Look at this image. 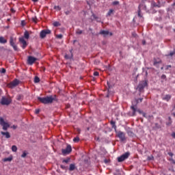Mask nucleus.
Returning <instances> with one entry per match:
<instances>
[{"mask_svg": "<svg viewBox=\"0 0 175 175\" xmlns=\"http://www.w3.org/2000/svg\"><path fill=\"white\" fill-rule=\"evenodd\" d=\"M38 99L41 103H43L44 105H49V103H53L54 100H57V96L54 95L46 96V97H38Z\"/></svg>", "mask_w": 175, "mask_h": 175, "instance_id": "f257e3e1", "label": "nucleus"}, {"mask_svg": "<svg viewBox=\"0 0 175 175\" xmlns=\"http://www.w3.org/2000/svg\"><path fill=\"white\" fill-rule=\"evenodd\" d=\"M131 109L133 111L131 114L133 117H135V116H136V111H137V113H139V114H143L144 113L143 111L137 109V105L135 104H132V105L131 106Z\"/></svg>", "mask_w": 175, "mask_h": 175, "instance_id": "f03ea898", "label": "nucleus"}, {"mask_svg": "<svg viewBox=\"0 0 175 175\" xmlns=\"http://www.w3.org/2000/svg\"><path fill=\"white\" fill-rule=\"evenodd\" d=\"M147 85H148L147 81H142L139 83L137 90H138L139 92H143L144 88H146Z\"/></svg>", "mask_w": 175, "mask_h": 175, "instance_id": "7ed1b4c3", "label": "nucleus"}, {"mask_svg": "<svg viewBox=\"0 0 175 175\" xmlns=\"http://www.w3.org/2000/svg\"><path fill=\"white\" fill-rule=\"evenodd\" d=\"M142 10H147V6L144 3L139 4L138 7V17H143V15L142 14Z\"/></svg>", "mask_w": 175, "mask_h": 175, "instance_id": "20e7f679", "label": "nucleus"}, {"mask_svg": "<svg viewBox=\"0 0 175 175\" xmlns=\"http://www.w3.org/2000/svg\"><path fill=\"white\" fill-rule=\"evenodd\" d=\"M0 125L3 126V131H6L8 128L10 127L9 123L5 122V120H3V118L2 117H0Z\"/></svg>", "mask_w": 175, "mask_h": 175, "instance_id": "39448f33", "label": "nucleus"}, {"mask_svg": "<svg viewBox=\"0 0 175 175\" xmlns=\"http://www.w3.org/2000/svg\"><path fill=\"white\" fill-rule=\"evenodd\" d=\"M129 155H131L129 152H126V153L122 154L120 157H118V162H124L125 159H128V158H129Z\"/></svg>", "mask_w": 175, "mask_h": 175, "instance_id": "423d86ee", "label": "nucleus"}, {"mask_svg": "<svg viewBox=\"0 0 175 175\" xmlns=\"http://www.w3.org/2000/svg\"><path fill=\"white\" fill-rule=\"evenodd\" d=\"M51 33V31L50 29H44L42 30L40 33V38L41 39H44L47 35H50Z\"/></svg>", "mask_w": 175, "mask_h": 175, "instance_id": "0eeeda50", "label": "nucleus"}, {"mask_svg": "<svg viewBox=\"0 0 175 175\" xmlns=\"http://www.w3.org/2000/svg\"><path fill=\"white\" fill-rule=\"evenodd\" d=\"M12 103V99L8 98L6 97H2L1 100V104L3 105H9Z\"/></svg>", "mask_w": 175, "mask_h": 175, "instance_id": "6e6552de", "label": "nucleus"}, {"mask_svg": "<svg viewBox=\"0 0 175 175\" xmlns=\"http://www.w3.org/2000/svg\"><path fill=\"white\" fill-rule=\"evenodd\" d=\"M62 152L63 155H68V154H70V152H72V146L70 145H67L65 149L62 150Z\"/></svg>", "mask_w": 175, "mask_h": 175, "instance_id": "1a4fd4ad", "label": "nucleus"}, {"mask_svg": "<svg viewBox=\"0 0 175 175\" xmlns=\"http://www.w3.org/2000/svg\"><path fill=\"white\" fill-rule=\"evenodd\" d=\"M18 84H20V81L18 79H14L13 81L8 84V87L9 88H14V87H17Z\"/></svg>", "mask_w": 175, "mask_h": 175, "instance_id": "9d476101", "label": "nucleus"}, {"mask_svg": "<svg viewBox=\"0 0 175 175\" xmlns=\"http://www.w3.org/2000/svg\"><path fill=\"white\" fill-rule=\"evenodd\" d=\"M10 44L13 47L15 51H18V48H17V46L14 44V38L12 36L10 38Z\"/></svg>", "mask_w": 175, "mask_h": 175, "instance_id": "9b49d317", "label": "nucleus"}, {"mask_svg": "<svg viewBox=\"0 0 175 175\" xmlns=\"http://www.w3.org/2000/svg\"><path fill=\"white\" fill-rule=\"evenodd\" d=\"M118 137L120 139L121 142H125L126 138H125V133L122 131H119L118 132L117 134Z\"/></svg>", "mask_w": 175, "mask_h": 175, "instance_id": "f8f14e48", "label": "nucleus"}, {"mask_svg": "<svg viewBox=\"0 0 175 175\" xmlns=\"http://www.w3.org/2000/svg\"><path fill=\"white\" fill-rule=\"evenodd\" d=\"M36 61H38V59L36 57H34L32 56H29L28 59H27V64L29 65H33V64Z\"/></svg>", "mask_w": 175, "mask_h": 175, "instance_id": "ddd939ff", "label": "nucleus"}, {"mask_svg": "<svg viewBox=\"0 0 175 175\" xmlns=\"http://www.w3.org/2000/svg\"><path fill=\"white\" fill-rule=\"evenodd\" d=\"M100 35H103V36H104L105 38H106V36H109H109H111L113 35V33H110L109 31L101 30V31H100Z\"/></svg>", "mask_w": 175, "mask_h": 175, "instance_id": "4468645a", "label": "nucleus"}, {"mask_svg": "<svg viewBox=\"0 0 175 175\" xmlns=\"http://www.w3.org/2000/svg\"><path fill=\"white\" fill-rule=\"evenodd\" d=\"M20 43L23 44L22 49H25L27 46H28V44H27V41L24 39V38H19Z\"/></svg>", "mask_w": 175, "mask_h": 175, "instance_id": "2eb2a0df", "label": "nucleus"}, {"mask_svg": "<svg viewBox=\"0 0 175 175\" xmlns=\"http://www.w3.org/2000/svg\"><path fill=\"white\" fill-rule=\"evenodd\" d=\"M163 100H166V102H169L172 99V95L166 94L162 97Z\"/></svg>", "mask_w": 175, "mask_h": 175, "instance_id": "dca6fc26", "label": "nucleus"}, {"mask_svg": "<svg viewBox=\"0 0 175 175\" xmlns=\"http://www.w3.org/2000/svg\"><path fill=\"white\" fill-rule=\"evenodd\" d=\"M1 133L5 136V139H10V133L9 132L1 131Z\"/></svg>", "mask_w": 175, "mask_h": 175, "instance_id": "f3484780", "label": "nucleus"}, {"mask_svg": "<svg viewBox=\"0 0 175 175\" xmlns=\"http://www.w3.org/2000/svg\"><path fill=\"white\" fill-rule=\"evenodd\" d=\"M0 43L5 44V43H8V40L5 39L3 36H0Z\"/></svg>", "mask_w": 175, "mask_h": 175, "instance_id": "a211bd4d", "label": "nucleus"}, {"mask_svg": "<svg viewBox=\"0 0 175 175\" xmlns=\"http://www.w3.org/2000/svg\"><path fill=\"white\" fill-rule=\"evenodd\" d=\"M12 160H13V157H10L3 159V162H12Z\"/></svg>", "mask_w": 175, "mask_h": 175, "instance_id": "6ab92c4d", "label": "nucleus"}, {"mask_svg": "<svg viewBox=\"0 0 175 175\" xmlns=\"http://www.w3.org/2000/svg\"><path fill=\"white\" fill-rule=\"evenodd\" d=\"M75 169H76V165L75 164H70V167H69V170L70 172H73V170H75Z\"/></svg>", "mask_w": 175, "mask_h": 175, "instance_id": "aec40b11", "label": "nucleus"}, {"mask_svg": "<svg viewBox=\"0 0 175 175\" xmlns=\"http://www.w3.org/2000/svg\"><path fill=\"white\" fill-rule=\"evenodd\" d=\"M64 57L66 58V59H72V58H73V55L72 53L70 55L66 54Z\"/></svg>", "mask_w": 175, "mask_h": 175, "instance_id": "412c9836", "label": "nucleus"}, {"mask_svg": "<svg viewBox=\"0 0 175 175\" xmlns=\"http://www.w3.org/2000/svg\"><path fill=\"white\" fill-rule=\"evenodd\" d=\"M113 13H114V10L110 9V10H109V12H107V16H111V14H113Z\"/></svg>", "mask_w": 175, "mask_h": 175, "instance_id": "4be33fe9", "label": "nucleus"}, {"mask_svg": "<svg viewBox=\"0 0 175 175\" xmlns=\"http://www.w3.org/2000/svg\"><path fill=\"white\" fill-rule=\"evenodd\" d=\"M24 36L25 39H29V33L28 31H25L24 33Z\"/></svg>", "mask_w": 175, "mask_h": 175, "instance_id": "5701e85b", "label": "nucleus"}, {"mask_svg": "<svg viewBox=\"0 0 175 175\" xmlns=\"http://www.w3.org/2000/svg\"><path fill=\"white\" fill-rule=\"evenodd\" d=\"M69 162H70V158H67L66 159H64L62 161V163H69Z\"/></svg>", "mask_w": 175, "mask_h": 175, "instance_id": "b1692460", "label": "nucleus"}, {"mask_svg": "<svg viewBox=\"0 0 175 175\" xmlns=\"http://www.w3.org/2000/svg\"><path fill=\"white\" fill-rule=\"evenodd\" d=\"M111 125H112V128H114V129H116V128H117V126H116V122L113 120L111 121Z\"/></svg>", "mask_w": 175, "mask_h": 175, "instance_id": "393cba45", "label": "nucleus"}, {"mask_svg": "<svg viewBox=\"0 0 175 175\" xmlns=\"http://www.w3.org/2000/svg\"><path fill=\"white\" fill-rule=\"evenodd\" d=\"M154 125V129H161V128H162V126H161V125H159L158 123H155Z\"/></svg>", "mask_w": 175, "mask_h": 175, "instance_id": "a878e982", "label": "nucleus"}, {"mask_svg": "<svg viewBox=\"0 0 175 175\" xmlns=\"http://www.w3.org/2000/svg\"><path fill=\"white\" fill-rule=\"evenodd\" d=\"M12 150L13 151V152H17V146H16L15 145L12 146Z\"/></svg>", "mask_w": 175, "mask_h": 175, "instance_id": "bb28decb", "label": "nucleus"}, {"mask_svg": "<svg viewBox=\"0 0 175 175\" xmlns=\"http://www.w3.org/2000/svg\"><path fill=\"white\" fill-rule=\"evenodd\" d=\"M76 33H77V35H81V33H83V31L81 30H80L79 29H77L76 30Z\"/></svg>", "mask_w": 175, "mask_h": 175, "instance_id": "cd10ccee", "label": "nucleus"}, {"mask_svg": "<svg viewBox=\"0 0 175 175\" xmlns=\"http://www.w3.org/2000/svg\"><path fill=\"white\" fill-rule=\"evenodd\" d=\"M39 81H40V79L38 77H35L34 83H39Z\"/></svg>", "mask_w": 175, "mask_h": 175, "instance_id": "c85d7f7f", "label": "nucleus"}, {"mask_svg": "<svg viewBox=\"0 0 175 175\" xmlns=\"http://www.w3.org/2000/svg\"><path fill=\"white\" fill-rule=\"evenodd\" d=\"M112 5H113V6H117V5H120V1H113V2L112 3Z\"/></svg>", "mask_w": 175, "mask_h": 175, "instance_id": "c756f323", "label": "nucleus"}, {"mask_svg": "<svg viewBox=\"0 0 175 175\" xmlns=\"http://www.w3.org/2000/svg\"><path fill=\"white\" fill-rule=\"evenodd\" d=\"M53 25H54V27H59V25H61V24L59 23V22H54Z\"/></svg>", "mask_w": 175, "mask_h": 175, "instance_id": "7c9ffc66", "label": "nucleus"}, {"mask_svg": "<svg viewBox=\"0 0 175 175\" xmlns=\"http://www.w3.org/2000/svg\"><path fill=\"white\" fill-rule=\"evenodd\" d=\"M16 99L17 100H21V99H23V95L21 94L18 95Z\"/></svg>", "mask_w": 175, "mask_h": 175, "instance_id": "2f4dec72", "label": "nucleus"}, {"mask_svg": "<svg viewBox=\"0 0 175 175\" xmlns=\"http://www.w3.org/2000/svg\"><path fill=\"white\" fill-rule=\"evenodd\" d=\"M139 102L142 103L143 102V98H138L137 100H136V105L137 106V103H139Z\"/></svg>", "mask_w": 175, "mask_h": 175, "instance_id": "473e14b6", "label": "nucleus"}, {"mask_svg": "<svg viewBox=\"0 0 175 175\" xmlns=\"http://www.w3.org/2000/svg\"><path fill=\"white\" fill-rule=\"evenodd\" d=\"M54 9L55 10H61V7H59V5H55Z\"/></svg>", "mask_w": 175, "mask_h": 175, "instance_id": "72a5a7b5", "label": "nucleus"}, {"mask_svg": "<svg viewBox=\"0 0 175 175\" xmlns=\"http://www.w3.org/2000/svg\"><path fill=\"white\" fill-rule=\"evenodd\" d=\"M64 13H65L66 16H69V14H70V13H72V11L67 10Z\"/></svg>", "mask_w": 175, "mask_h": 175, "instance_id": "f704fd0d", "label": "nucleus"}, {"mask_svg": "<svg viewBox=\"0 0 175 175\" xmlns=\"http://www.w3.org/2000/svg\"><path fill=\"white\" fill-rule=\"evenodd\" d=\"M80 140V138H79V137H76L75 138L73 139V142H75V143L79 142Z\"/></svg>", "mask_w": 175, "mask_h": 175, "instance_id": "c9c22d12", "label": "nucleus"}, {"mask_svg": "<svg viewBox=\"0 0 175 175\" xmlns=\"http://www.w3.org/2000/svg\"><path fill=\"white\" fill-rule=\"evenodd\" d=\"M25 157H27V152H24L21 154V157H22V158H25Z\"/></svg>", "mask_w": 175, "mask_h": 175, "instance_id": "e433bc0d", "label": "nucleus"}, {"mask_svg": "<svg viewBox=\"0 0 175 175\" xmlns=\"http://www.w3.org/2000/svg\"><path fill=\"white\" fill-rule=\"evenodd\" d=\"M56 37L57 38V39H62V34L57 35Z\"/></svg>", "mask_w": 175, "mask_h": 175, "instance_id": "4c0bfd02", "label": "nucleus"}, {"mask_svg": "<svg viewBox=\"0 0 175 175\" xmlns=\"http://www.w3.org/2000/svg\"><path fill=\"white\" fill-rule=\"evenodd\" d=\"M174 54H175V51H173L172 52L170 53V57H173V55H174Z\"/></svg>", "mask_w": 175, "mask_h": 175, "instance_id": "58836bf2", "label": "nucleus"}, {"mask_svg": "<svg viewBox=\"0 0 175 175\" xmlns=\"http://www.w3.org/2000/svg\"><path fill=\"white\" fill-rule=\"evenodd\" d=\"M60 167H61V169H62L63 170H65V169H66V167L65 165H60Z\"/></svg>", "mask_w": 175, "mask_h": 175, "instance_id": "ea45409f", "label": "nucleus"}, {"mask_svg": "<svg viewBox=\"0 0 175 175\" xmlns=\"http://www.w3.org/2000/svg\"><path fill=\"white\" fill-rule=\"evenodd\" d=\"M31 20H32V21H33V23H36L37 18H36V17H33V18H31Z\"/></svg>", "mask_w": 175, "mask_h": 175, "instance_id": "a19ab883", "label": "nucleus"}, {"mask_svg": "<svg viewBox=\"0 0 175 175\" xmlns=\"http://www.w3.org/2000/svg\"><path fill=\"white\" fill-rule=\"evenodd\" d=\"M1 73H6V70L5 68H1Z\"/></svg>", "mask_w": 175, "mask_h": 175, "instance_id": "79ce46f5", "label": "nucleus"}, {"mask_svg": "<svg viewBox=\"0 0 175 175\" xmlns=\"http://www.w3.org/2000/svg\"><path fill=\"white\" fill-rule=\"evenodd\" d=\"M94 76H99V72L96 71L94 72Z\"/></svg>", "mask_w": 175, "mask_h": 175, "instance_id": "37998d69", "label": "nucleus"}, {"mask_svg": "<svg viewBox=\"0 0 175 175\" xmlns=\"http://www.w3.org/2000/svg\"><path fill=\"white\" fill-rule=\"evenodd\" d=\"M169 68H172V65L167 66L165 70H167Z\"/></svg>", "mask_w": 175, "mask_h": 175, "instance_id": "c03bdc74", "label": "nucleus"}, {"mask_svg": "<svg viewBox=\"0 0 175 175\" xmlns=\"http://www.w3.org/2000/svg\"><path fill=\"white\" fill-rule=\"evenodd\" d=\"M40 112V109H36V114H39Z\"/></svg>", "mask_w": 175, "mask_h": 175, "instance_id": "a18cd8bd", "label": "nucleus"}, {"mask_svg": "<svg viewBox=\"0 0 175 175\" xmlns=\"http://www.w3.org/2000/svg\"><path fill=\"white\" fill-rule=\"evenodd\" d=\"M105 163H109V161L107 159L104 160Z\"/></svg>", "mask_w": 175, "mask_h": 175, "instance_id": "49530a36", "label": "nucleus"}, {"mask_svg": "<svg viewBox=\"0 0 175 175\" xmlns=\"http://www.w3.org/2000/svg\"><path fill=\"white\" fill-rule=\"evenodd\" d=\"M142 116H143V117H144L145 118H147V116H146V113H142Z\"/></svg>", "mask_w": 175, "mask_h": 175, "instance_id": "de8ad7c7", "label": "nucleus"}, {"mask_svg": "<svg viewBox=\"0 0 175 175\" xmlns=\"http://www.w3.org/2000/svg\"><path fill=\"white\" fill-rule=\"evenodd\" d=\"M142 44H143L144 46L146 45V40H142Z\"/></svg>", "mask_w": 175, "mask_h": 175, "instance_id": "09e8293b", "label": "nucleus"}, {"mask_svg": "<svg viewBox=\"0 0 175 175\" xmlns=\"http://www.w3.org/2000/svg\"><path fill=\"white\" fill-rule=\"evenodd\" d=\"M12 128H13V129H17V126L13 125V126H12Z\"/></svg>", "mask_w": 175, "mask_h": 175, "instance_id": "8fccbe9b", "label": "nucleus"}, {"mask_svg": "<svg viewBox=\"0 0 175 175\" xmlns=\"http://www.w3.org/2000/svg\"><path fill=\"white\" fill-rule=\"evenodd\" d=\"M133 36H134L135 38H136V36H137V34L136 33H133Z\"/></svg>", "mask_w": 175, "mask_h": 175, "instance_id": "3c124183", "label": "nucleus"}, {"mask_svg": "<svg viewBox=\"0 0 175 175\" xmlns=\"http://www.w3.org/2000/svg\"><path fill=\"white\" fill-rule=\"evenodd\" d=\"M157 64H159V62H157V61L154 62V65H157Z\"/></svg>", "mask_w": 175, "mask_h": 175, "instance_id": "603ef678", "label": "nucleus"}, {"mask_svg": "<svg viewBox=\"0 0 175 175\" xmlns=\"http://www.w3.org/2000/svg\"><path fill=\"white\" fill-rule=\"evenodd\" d=\"M172 137H174L175 139V133H172Z\"/></svg>", "mask_w": 175, "mask_h": 175, "instance_id": "864d4df0", "label": "nucleus"}, {"mask_svg": "<svg viewBox=\"0 0 175 175\" xmlns=\"http://www.w3.org/2000/svg\"><path fill=\"white\" fill-rule=\"evenodd\" d=\"M168 155H170V157H173V153L169 152V153H168Z\"/></svg>", "mask_w": 175, "mask_h": 175, "instance_id": "5fc2aeb1", "label": "nucleus"}, {"mask_svg": "<svg viewBox=\"0 0 175 175\" xmlns=\"http://www.w3.org/2000/svg\"><path fill=\"white\" fill-rule=\"evenodd\" d=\"M107 85H108L109 88H111V85H110V83L109 82H107Z\"/></svg>", "mask_w": 175, "mask_h": 175, "instance_id": "6e6d98bb", "label": "nucleus"}, {"mask_svg": "<svg viewBox=\"0 0 175 175\" xmlns=\"http://www.w3.org/2000/svg\"><path fill=\"white\" fill-rule=\"evenodd\" d=\"M166 77V75H163L162 76H161V79H165Z\"/></svg>", "mask_w": 175, "mask_h": 175, "instance_id": "4d7b16f0", "label": "nucleus"}, {"mask_svg": "<svg viewBox=\"0 0 175 175\" xmlns=\"http://www.w3.org/2000/svg\"><path fill=\"white\" fill-rule=\"evenodd\" d=\"M166 125H172V122H168V123H166Z\"/></svg>", "mask_w": 175, "mask_h": 175, "instance_id": "13d9d810", "label": "nucleus"}, {"mask_svg": "<svg viewBox=\"0 0 175 175\" xmlns=\"http://www.w3.org/2000/svg\"><path fill=\"white\" fill-rule=\"evenodd\" d=\"M151 159H154V157H149V160L151 161Z\"/></svg>", "mask_w": 175, "mask_h": 175, "instance_id": "bf43d9fd", "label": "nucleus"}, {"mask_svg": "<svg viewBox=\"0 0 175 175\" xmlns=\"http://www.w3.org/2000/svg\"><path fill=\"white\" fill-rule=\"evenodd\" d=\"M33 2H38L39 0H32Z\"/></svg>", "mask_w": 175, "mask_h": 175, "instance_id": "052dcab7", "label": "nucleus"}, {"mask_svg": "<svg viewBox=\"0 0 175 175\" xmlns=\"http://www.w3.org/2000/svg\"><path fill=\"white\" fill-rule=\"evenodd\" d=\"M148 75V72H147V71H146V76H147Z\"/></svg>", "mask_w": 175, "mask_h": 175, "instance_id": "680f3d73", "label": "nucleus"}, {"mask_svg": "<svg viewBox=\"0 0 175 175\" xmlns=\"http://www.w3.org/2000/svg\"><path fill=\"white\" fill-rule=\"evenodd\" d=\"M172 6H175V3H174L172 4Z\"/></svg>", "mask_w": 175, "mask_h": 175, "instance_id": "e2e57ef3", "label": "nucleus"}, {"mask_svg": "<svg viewBox=\"0 0 175 175\" xmlns=\"http://www.w3.org/2000/svg\"><path fill=\"white\" fill-rule=\"evenodd\" d=\"M93 17H94L95 18H96V16H95V15H93Z\"/></svg>", "mask_w": 175, "mask_h": 175, "instance_id": "0e129e2a", "label": "nucleus"}, {"mask_svg": "<svg viewBox=\"0 0 175 175\" xmlns=\"http://www.w3.org/2000/svg\"><path fill=\"white\" fill-rule=\"evenodd\" d=\"M89 29H90V31H92V29H91V28H90Z\"/></svg>", "mask_w": 175, "mask_h": 175, "instance_id": "69168bd1", "label": "nucleus"}, {"mask_svg": "<svg viewBox=\"0 0 175 175\" xmlns=\"http://www.w3.org/2000/svg\"><path fill=\"white\" fill-rule=\"evenodd\" d=\"M161 70H163V67H161Z\"/></svg>", "mask_w": 175, "mask_h": 175, "instance_id": "338daca9", "label": "nucleus"}, {"mask_svg": "<svg viewBox=\"0 0 175 175\" xmlns=\"http://www.w3.org/2000/svg\"><path fill=\"white\" fill-rule=\"evenodd\" d=\"M74 43H76V40H74Z\"/></svg>", "mask_w": 175, "mask_h": 175, "instance_id": "774afa93", "label": "nucleus"}]
</instances>
